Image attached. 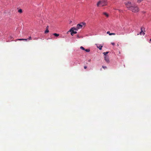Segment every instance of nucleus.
Segmentation results:
<instances>
[{"label": "nucleus", "mask_w": 151, "mask_h": 151, "mask_svg": "<svg viewBox=\"0 0 151 151\" xmlns=\"http://www.w3.org/2000/svg\"><path fill=\"white\" fill-rule=\"evenodd\" d=\"M125 4L127 7L132 12L136 13L138 12L139 10L137 6L132 4L131 2L127 1L125 2Z\"/></svg>", "instance_id": "f257e3e1"}, {"label": "nucleus", "mask_w": 151, "mask_h": 151, "mask_svg": "<svg viewBox=\"0 0 151 151\" xmlns=\"http://www.w3.org/2000/svg\"><path fill=\"white\" fill-rule=\"evenodd\" d=\"M107 3L105 1H99L97 4L98 7H101L106 5Z\"/></svg>", "instance_id": "f03ea898"}, {"label": "nucleus", "mask_w": 151, "mask_h": 151, "mask_svg": "<svg viewBox=\"0 0 151 151\" xmlns=\"http://www.w3.org/2000/svg\"><path fill=\"white\" fill-rule=\"evenodd\" d=\"M86 24V23L85 22H83L81 23L80 24H78L76 28L77 30L78 29H81L83 27V25H85Z\"/></svg>", "instance_id": "7ed1b4c3"}, {"label": "nucleus", "mask_w": 151, "mask_h": 151, "mask_svg": "<svg viewBox=\"0 0 151 151\" xmlns=\"http://www.w3.org/2000/svg\"><path fill=\"white\" fill-rule=\"evenodd\" d=\"M74 30H77L76 28L74 27L71 28L69 30V31L71 32V35L72 36H73L74 34H76L77 33V32L76 31H74Z\"/></svg>", "instance_id": "20e7f679"}, {"label": "nucleus", "mask_w": 151, "mask_h": 151, "mask_svg": "<svg viewBox=\"0 0 151 151\" xmlns=\"http://www.w3.org/2000/svg\"><path fill=\"white\" fill-rule=\"evenodd\" d=\"M104 59L106 62L108 63H109V58L108 56H106L104 57Z\"/></svg>", "instance_id": "39448f33"}, {"label": "nucleus", "mask_w": 151, "mask_h": 151, "mask_svg": "<svg viewBox=\"0 0 151 151\" xmlns=\"http://www.w3.org/2000/svg\"><path fill=\"white\" fill-rule=\"evenodd\" d=\"M141 31L140 32V35H142V33H143L142 34L143 35H144L145 34V33L144 32H143V30H142V27H141Z\"/></svg>", "instance_id": "423d86ee"}, {"label": "nucleus", "mask_w": 151, "mask_h": 151, "mask_svg": "<svg viewBox=\"0 0 151 151\" xmlns=\"http://www.w3.org/2000/svg\"><path fill=\"white\" fill-rule=\"evenodd\" d=\"M103 14L105 15L106 17H108L109 14L106 12H104Z\"/></svg>", "instance_id": "0eeeda50"}, {"label": "nucleus", "mask_w": 151, "mask_h": 151, "mask_svg": "<svg viewBox=\"0 0 151 151\" xmlns=\"http://www.w3.org/2000/svg\"><path fill=\"white\" fill-rule=\"evenodd\" d=\"M53 35L56 37H58L59 36V34L56 33H54Z\"/></svg>", "instance_id": "6e6552de"}, {"label": "nucleus", "mask_w": 151, "mask_h": 151, "mask_svg": "<svg viewBox=\"0 0 151 151\" xmlns=\"http://www.w3.org/2000/svg\"><path fill=\"white\" fill-rule=\"evenodd\" d=\"M23 39H17L16 40H15V41H16L17 40H19V41H22L23 40Z\"/></svg>", "instance_id": "1a4fd4ad"}, {"label": "nucleus", "mask_w": 151, "mask_h": 151, "mask_svg": "<svg viewBox=\"0 0 151 151\" xmlns=\"http://www.w3.org/2000/svg\"><path fill=\"white\" fill-rule=\"evenodd\" d=\"M109 53V52H104L103 53V54H104V55L106 56V55Z\"/></svg>", "instance_id": "9d476101"}, {"label": "nucleus", "mask_w": 151, "mask_h": 151, "mask_svg": "<svg viewBox=\"0 0 151 151\" xmlns=\"http://www.w3.org/2000/svg\"><path fill=\"white\" fill-rule=\"evenodd\" d=\"M18 12L20 13H22V9H19L18 10Z\"/></svg>", "instance_id": "9b49d317"}, {"label": "nucleus", "mask_w": 151, "mask_h": 151, "mask_svg": "<svg viewBox=\"0 0 151 151\" xmlns=\"http://www.w3.org/2000/svg\"><path fill=\"white\" fill-rule=\"evenodd\" d=\"M85 50L86 52H89L90 51V50L88 49H85V50Z\"/></svg>", "instance_id": "f8f14e48"}, {"label": "nucleus", "mask_w": 151, "mask_h": 151, "mask_svg": "<svg viewBox=\"0 0 151 151\" xmlns=\"http://www.w3.org/2000/svg\"><path fill=\"white\" fill-rule=\"evenodd\" d=\"M102 46H100L99 47H97L99 49V50H101L102 49Z\"/></svg>", "instance_id": "ddd939ff"}, {"label": "nucleus", "mask_w": 151, "mask_h": 151, "mask_svg": "<svg viewBox=\"0 0 151 151\" xmlns=\"http://www.w3.org/2000/svg\"><path fill=\"white\" fill-rule=\"evenodd\" d=\"M80 48L81 49H82L83 50H85V49L82 46H81Z\"/></svg>", "instance_id": "4468645a"}, {"label": "nucleus", "mask_w": 151, "mask_h": 151, "mask_svg": "<svg viewBox=\"0 0 151 151\" xmlns=\"http://www.w3.org/2000/svg\"><path fill=\"white\" fill-rule=\"evenodd\" d=\"M49 32V31L48 29H46L45 31V33H47Z\"/></svg>", "instance_id": "2eb2a0df"}, {"label": "nucleus", "mask_w": 151, "mask_h": 151, "mask_svg": "<svg viewBox=\"0 0 151 151\" xmlns=\"http://www.w3.org/2000/svg\"><path fill=\"white\" fill-rule=\"evenodd\" d=\"M102 67L104 69L107 68V67L106 66H102Z\"/></svg>", "instance_id": "dca6fc26"}, {"label": "nucleus", "mask_w": 151, "mask_h": 151, "mask_svg": "<svg viewBox=\"0 0 151 151\" xmlns=\"http://www.w3.org/2000/svg\"><path fill=\"white\" fill-rule=\"evenodd\" d=\"M115 34L114 33H111V34H109V35H115Z\"/></svg>", "instance_id": "f3484780"}, {"label": "nucleus", "mask_w": 151, "mask_h": 151, "mask_svg": "<svg viewBox=\"0 0 151 151\" xmlns=\"http://www.w3.org/2000/svg\"><path fill=\"white\" fill-rule=\"evenodd\" d=\"M118 10L120 12H122V10H120V9H118Z\"/></svg>", "instance_id": "a211bd4d"}, {"label": "nucleus", "mask_w": 151, "mask_h": 151, "mask_svg": "<svg viewBox=\"0 0 151 151\" xmlns=\"http://www.w3.org/2000/svg\"><path fill=\"white\" fill-rule=\"evenodd\" d=\"M28 39L29 40H31L32 39V37L31 36L29 37V38H28Z\"/></svg>", "instance_id": "6ab92c4d"}, {"label": "nucleus", "mask_w": 151, "mask_h": 151, "mask_svg": "<svg viewBox=\"0 0 151 151\" xmlns=\"http://www.w3.org/2000/svg\"><path fill=\"white\" fill-rule=\"evenodd\" d=\"M27 39H23V40H24L26 41H27Z\"/></svg>", "instance_id": "aec40b11"}, {"label": "nucleus", "mask_w": 151, "mask_h": 151, "mask_svg": "<svg viewBox=\"0 0 151 151\" xmlns=\"http://www.w3.org/2000/svg\"><path fill=\"white\" fill-rule=\"evenodd\" d=\"M111 44L113 45H115V43H114V42H112L111 43Z\"/></svg>", "instance_id": "412c9836"}, {"label": "nucleus", "mask_w": 151, "mask_h": 151, "mask_svg": "<svg viewBox=\"0 0 151 151\" xmlns=\"http://www.w3.org/2000/svg\"><path fill=\"white\" fill-rule=\"evenodd\" d=\"M107 33L108 34H109H109H111L110 32L109 31H108L107 32Z\"/></svg>", "instance_id": "4be33fe9"}, {"label": "nucleus", "mask_w": 151, "mask_h": 151, "mask_svg": "<svg viewBox=\"0 0 151 151\" xmlns=\"http://www.w3.org/2000/svg\"><path fill=\"white\" fill-rule=\"evenodd\" d=\"M84 68L85 69H86L87 68V66H84Z\"/></svg>", "instance_id": "5701e85b"}, {"label": "nucleus", "mask_w": 151, "mask_h": 151, "mask_svg": "<svg viewBox=\"0 0 151 151\" xmlns=\"http://www.w3.org/2000/svg\"><path fill=\"white\" fill-rule=\"evenodd\" d=\"M48 27H49V26H47V27H46V29H48Z\"/></svg>", "instance_id": "b1692460"}, {"label": "nucleus", "mask_w": 151, "mask_h": 151, "mask_svg": "<svg viewBox=\"0 0 151 151\" xmlns=\"http://www.w3.org/2000/svg\"><path fill=\"white\" fill-rule=\"evenodd\" d=\"M91 59H90L88 60V62H91Z\"/></svg>", "instance_id": "393cba45"}, {"label": "nucleus", "mask_w": 151, "mask_h": 151, "mask_svg": "<svg viewBox=\"0 0 151 151\" xmlns=\"http://www.w3.org/2000/svg\"><path fill=\"white\" fill-rule=\"evenodd\" d=\"M77 37H78V38H79V37L78 35H77Z\"/></svg>", "instance_id": "a878e982"}, {"label": "nucleus", "mask_w": 151, "mask_h": 151, "mask_svg": "<svg viewBox=\"0 0 151 151\" xmlns=\"http://www.w3.org/2000/svg\"><path fill=\"white\" fill-rule=\"evenodd\" d=\"M139 1V3L140 2H141V1Z\"/></svg>", "instance_id": "bb28decb"}, {"label": "nucleus", "mask_w": 151, "mask_h": 151, "mask_svg": "<svg viewBox=\"0 0 151 151\" xmlns=\"http://www.w3.org/2000/svg\"><path fill=\"white\" fill-rule=\"evenodd\" d=\"M71 22H72V21H71L70 22V23H71Z\"/></svg>", "instance_id": "cd10ccee"}, {"label": "nucleus", "mask_w": 151, "mask_h": 151, "mask_svg": "<svg viewBox=\"0 0 151 151\" xmlns=\"http://www.w3.org/2000/svg\"><path fill=\"white\" fill-rule=\"evenodd\" d=\"M150 41H151V39H150Z\"/></svg>", "instance_id": "c85d7f7f"}, {"label": "nucleus", "mask_w": 151, "mask_h": 151, "mask_svg": "<svg viewBox=\"0 0 151 151\" xmlns=\"http://www.w3.org/2000/svg\"><path fill=\"white\" fill-rule=\"evenodd\" d=\"M117 46H119V45L118 44H117Z\"/></svg>", "instance_id": "c756f323"}]
</instances>
